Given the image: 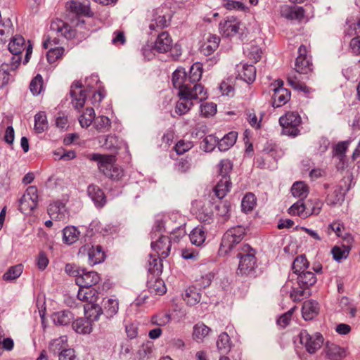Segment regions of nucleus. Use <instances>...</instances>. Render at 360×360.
Masks as SVG:
<instances>
[{
    "label": "nucleus",
    "mask_w": 360,
    "mask_h": 360,
    "mask_svg": "<svg viewBox=\"0 0 360 360\" xmlns=\"http://www.w3.org/2000/svg\"><path fill=\"white\" fill-rule=\"evenodd\" d=\"M179 100L175 106V112L184 115L193 106V101H203L207 98V91L201 84H194L192 89L184 88L178 92Z\"/></svg>",
    "instance_id": "nucleus-1"
},
{
    "label": "nucleus",
    "mask_w": 360,
    "mask_h": 360,
    "mask_svg": "<svg viewBox=\"0 0 360 360\" xmlns=\"http://www.w3.org/2000/svg\"><path fill=\"white\" fill-rule=\"evenodd\" d=\"M51 27L68 39H77L81 40L84 39L88 33L84 21L77 18L72 20L70 24L60 19H55L52 21Z\"/></svg>",
    "instance_id": "nucleus-2"
},
{
    "label": "nucleus",
    "mask_w": 360,
    "mask_h": 360,
    "mask_svg": "<svg viewBox=\"0 0 360 360\" xmlns=\"http://www.w3.org/2000/svg\"><path fill=\"white\" fill-rule=\"evenodd\" d=\"M65 271L75 278V283L79 288H93L101 281V275L97 271L80 269L72 264H66Z\"/></svg>",
    "instance_id": "nucleus-3"
},
{
    "label": "nucleus",
    "mask_w": 360,
    "mask_h": 360,
    "mask_svg": "<svg viewBox=\"0 0 360 360\" xmlns=\"http://www.w3.org/2000/svg\"><path fill=\"white\" fill-rule=\"evenodd\" d=\"M89 158L91 160L98 162L99 170L108 178L113 180H119L123 176L122 169L115 166L116 161L115 155L94 153L89 155Z\"/></svg>",
    "instance_id": "nucleus-4"
},
{
    "label": "nucleus",
    "mask_w": 360,
    "mask_h": 360,
    "mask_svg": "<svg viewBox=\"0 0 360 360\" xmlns=\"http://www.w3.org/2000/svg\"><path fill=\"white\" fill-rule=\"evenodd\" d=\"M245 235V229L241 226H238L229 229L223 236L219 249V255L225 256L238 244Z\"/></svg>",
    "instance_id": "nucleus-5"
},
{
    "label": "nucleus",
    "mask_w": 360,
    "mask_h": 360,
    "mask_svg": "<svg viewBox=\"0 0 360 360\" xmlns=\"http://www.w3.org/2000/svg\"><path fill=\"white\" fill-rule=\"evenodd\" d=\"M255 250L248 244L243 245L238 250L237 257L239 259L238 271L241 274H249L257 266Z\"/></svg>",
    "instance_id": "nucleus-6"
},
{
    "label": "nucleus",
    "mask_w": 360,
    "mask_h": 360,
    "mask_svg": "<svg viewBox=\"0 0 360 360\" xmlns=\"http://www.w3.org/2000/svg\"><path fill=\"white\" fill-rule=\"evenodd\" d=\"M317 281L316 276L311 271L300 273L297 277L299 288H293L290 292V296L295 302L300 301L304 295L306 290H309Z\"/></svg>",
    "instance_id": "nucleus-7"
},
{
    "label": "nucleus",
    "mask_w": 360,
    "mask_h": 360,
    "mask_svg": "<svg viewBox=\"0 0 360 360\" xmlns=\"http://www.w3.org/2000/svg\"><path fill=\"white\" fill-rule=\"evenodd\" d=\"M300 342L309 354H314L320 349L323 344L324 338L321 333L309 334L307 330H302L299 335Z\"/></svg>",
    "instance_id": "nucleus-8"
},
{
    "label": "nucleus",
    "mask_w": 360,
    "mask_h": 360,
    "mask_svg": "<svg viewBox=\"0 0 360 360\" xmlns=\"http://www.w3.org/2000/svg\"><path fill=\"white\" fill-rule=\"evenodd\" d=\"M8 50L11 53L13 54V56H20L23 51H26V55L25 58V63H28L30 60V56L32 53V44L30 41H28L26 43L25 39L21 35L16 34L10 41L8 44Z\"/></svg>",
    "instance_id": "nucleus-9"
},
{
    "label": "nucleus",
    "mask_w": 360,
    "mask_h": 360,
    "mask_svg": "<svg viewBox=\"0 0 360 360\" xmlns=\"http://www.w3.org/2000/svg\"><path fill=\"white\" fill-rule=\"evenodd\" d=\"M302 122L301 117L297 112H287L279 119V123L284 132L290 136H297L299 133L298 127Z\"/></svg>",
    "instance_id": "nucleus-10"
},
{
    "label": "nucleus",
    "mask_w": 360,
    "mask_h": 360,
    "mask_svg": "<svg viewBox=\"0 0 360 360\" xmlns=\"http://www.w3.org/2000/svg\"><path fill=\"white\" fill-rule=\"evenodd\" d=\"M79 253L86 255L89 263L92 265L102 263L106 257L105 252L101 245L91 243H87L82 246L79 248Z\"/></svg>",
    "instance_id": "nucleus-11"
},
{
    "label": "nucleus",
    "mask_w": 360,
    "mask_h": 360,
    "mask_svg": "<svg viewBox=\"0 0 360 360\" xmlns=\"http://www.w3.org/2000/svg\"><path fill=\"white\" fill-rule=\"evenodd\" d=\"M309 47L302 45L298 49V56L295 60V70L300 74H307L312 71L311 56L308 54Z\"/></svg>",
    "instance_id": "nucleus-12"
},
{
    "label": "nucleus",
    "mask_w": 360,
    "mask_h": 360,
    "mask_svg": "<svg viewBox=\"0 0 360 360\" xmlns=\"http://www.w3.org/2000/svg\"><path fill=\"white\" fill-rule=\"evenodd\" d=\"M71 103L75 109L79 110L83 108L86 101V91L84 89L80 81H75L70 89Z\"/></svg>",
    "instance_id": "nucleus-13"
},
{
    "label": "nucleus",
    "mask_w": 360,
    "mask_h": 360,
    "mask_svg": "<svg viewBox=\"0 0 360 360\" xmlns=\"http://www.w3.org/2000/svg\"><path fill=\"white\" fill-rule=\"evenodd\" d=\"M241 22L233 16H229L221 20L219 29L220 34L225 37L235 36L240 30Z\"/></svg>",
    "instance_id": "nucleus-14"
},
{
    "label": "nucleus",
    "mask_w": 360,
    "mask_h": 360,
    "mask_svg": "<svg viewBox=\"0 0 360 360\" xmlns=\"http://www.w3.org/2000/svg\"><path fill=\"white\" fill-rule=\"evenodd\" d=\"M21 58L13 56L10 63H3L0 65V86H4L11 79L10 72L15 71L20 66Z\"/></svg>",
    "instance_id": "nucleus-15"
},
{
    "label": "nucleus",
    "mask_w": 360,
    "mask_h": 360,
    "mask_svg": "<svg viewBox=\"0 0 360 360\" xmlns=\"http://www.w3.org/2000/svg\"><path fill=\"white\" fill-rule=\"evenodd\" d=\"M281 15L290 20L302 22L307 20L305 10L302 6L285 5L281 8Z\"/></svg>",
    "instance_id": "nucleus-16"
},
{
    "label": "nucleus",
    "mask_w": 360,
    "mask_h": 360,
    "mask_svg": "<svg viewBox=\"0 0 360 360\" xmlns=\"http://www.w3.org/2000/svg\"><path fill=\"white\" fill-rule=\"evenodd\" d=\"M172 46L173 40L170 34L167 32L164 31L158 35L153 49L158 53H165L171 51Z\"/></svg>",
    "instance_id": "nucleus-17"
},
{
    "label": "nucleus",
    "mask_w": 360,
    "mask_h": 360,
    "mask_svg": "<svg viewBox=\"0 0 360 360\" xmlns=\"http://www.w3.org/2000/svg\"><path fill=\"white\" fill-rule=\"evenodd\" d=\"M65 7L68 11L77 15L91 17L94 15L89 2L82 3L78 1L71 0L66 3Z\"/></svg>",
    "instance_id": "nucleus-18"
},
{
    "label": "nucleus",
    "mask_w": 360,
    "mask_h": 360,
    "mask_svg": "<svg viewBox=\"0 0 360 360\" xmlns=\"http://www.w3.org/2000/svg\"><path fill=\"white\" fill-rule=\"evenodd\" d=\"M52 46L53 41H51L49 39L46 40L43 44V46L44 47V49H49V51L46 53V58L49 63L56 64L63 58V56L65 53V49L62 46L52 47Z\"/></svg>",
    "instance_id": "nucleus-19"
},
{
    "label": "nucleus",
    "mask_w": 360,
    "mask_h": 360,
    "mask_svg": "<svg viewBox=\"0 0 360 360\" xmlns=\"http://www.w3.org/2000/svg\"><path fill=\"white\" fill-rule=\"evenodd\" d=\"M151 247L160 258H166L170 252L171 241L167 236H162L152 243Z\"/></svg>",
    "instance_id": "nucleus-20"
},
{
    "label": "nucleus",
    "mask_w": 360,
    "mask_h": 360,
    "mask_svg": "<svg viewBox=\"0 0 360 360\" xmlns=\"http://www.w3.org/2000/svg\"><path fill=\"white\" fill-rule=\"evenodd\" d=\"M220 38L215 34H209L202 41L200 50L205 56L212 55L219 47Z\"/></svg>",
    "instance_id": "nucleus-21"
},
{
    "label": "nucleus",
    "mask_w": 360,
    "mask_h": 360,
    "mask_svg": "<svg viewBox=\"0 0 360 360\" xmlns=\"http://www.w3.org/2000/svg\"><path fill=\"white\" fill-rule=\"evenodd\" d=\"M238 76L245 82L252 83L256 78V69L252 65L239 64L236 66Z\"/></svg>",
    "instance_id": "nucleus-22"
},
{
    "label": "nucleus",
    "mask_w": 360,
    "mask_h": 360,
    "mask_svg": "<svg viewBox=\"0 0 360 360\" xmlns=\"http://www.w3.org/2000/svg\"><path fill=\"white\" fill-rule=\"evenodd\" d=\"M326 188V202L327 205L333 206L340 202L343 195L340 186L325 185Z\"/></svg>",
    "instance_id": "nucleus-23"
},
{
    "label": "nucleus",
    "mask_w": 360,
    "mask_h": 360,
    "mask_svg": "<svg viewBox=\"0 0 360 360\" xmlns=\"http://www.w3.org/2000/svg\"><path fill=\"white\" fill-rule=\"evenodd\" d=\"M212 329L203 322H198L193 327L192 338L198 343H202L211 333Z\"/></svg>",
    "instance_id": "nucleus-24"
},
{
    "label": "nucleus",
    "mask_w": 360,
    "mask_h": 360,
    "mask_svg": "<svg viewBox=\"0 0 360 360\" xmlns=\"http://www.w3.org/2000/svg\"><path fill=\"white\" fill-rule=\"evenodd\" d=\"M193 212L196 214L198 219L207 222L211 219L212 215V209L210 207V203L207 205H202L201 202H195L193 203Z\"/></svg>",
    "instance_id": "nucleus-25"
},
{
    "label": "nucleus",
    "mask_w": 360,
    "mask_h": 360,
    "mask_svg": "<svg viewBox=\"0 0 360 360\" xmlns=\"http://www.w3.org/2000/svg\"><path fill=\"white\" fill-rule=\"evenodd\" d=\"M172 81L173 86L179 89V91H181L184 88L191 89L189 86L187 74L184 68H178L174 72Z\"/></svg>",
    "instance_id": "nucleus-26"
},
{
    "label": "nucleus",
    "mask_w": 360,
    "mask_h": 360,
    "mask_svg": "<svg viewBox=\"0 0 360 360\" xmlns=\"http://www.w3.org/2000/svg\"><path fill=\"white\" fill-rule=\"evenodd\" d=\"M77 298L85 302V304L96 303L98 299V292L94 288H79Z\"/></svg>",
    "instance_id": "nucleus-27"
},
{
    "label": "nucleus",
    "mask_w": 360,
    "mask_h": 360,
    "mask_svg": "<svg viewBox=\"0 0 360 360\" xmlns=\"http://www.w3.org/2000/svg\"><path fill=\"white\" fill-rule=\"evenodd\" d=\"M325 352L331 360H342L347 355V351L345 348L330 342L326 343Z\"/></svg>",
    "instance_id": "nucleus-28"
},
{
    "label": "nucleus",
    "mask_w": 360,
    "mask_h": 360,
    "mask_svg": "<svg viewBox=\"0 0 360 360\" xmlns=\"http://www.w3.org/2000/svg\"><path fill=\"white\" fill-rule=\"evenodd\" d=\"M291 97L290 91L286 88H275L273 94V106L278 108L287 103Z\"/></svg>",
    "instance_id": "nucleus-29"
},
{
    "label": "nucleus",
    "mask_w": 360,
    "mask_h": 360,
    "mask_svg": "<svg viewBox=\"0 0 360 360\" xmlns=\"http://www.w3.org/2000/svg\"><path fill=\"white\" fill-rule=\"evenodd\" d=\"M319 307L318 302L314 300H307L304 302L302 313L305 320H311L318 315Z\"/></svg>",
    "instance_id": "nucleus-30"
},
{
    "label": "nucleus",
    "mask_w": 360,
    "mask_h": 360,
    "mask_svg": "<svg viewBox=\"0 0 360 360\" xmlns=\"http://www.w3.org/2000/svg\"><path fill=\"white\" fill-rule=\"evenodd\" d=\"M334 232L336 236L339 238H342L343 240H347V243L353 240L352 236L346 233L345 227L341 222L335 221L330 224L327 228L328 234H331Z\"/></svg>",
    "instance_id": "nucleus-31"
},
{
    "label": "nucleus",
    "mask_w": 360,
    "mask_h": 360,
    "mask_svg": "<svg viewBox=\"0 0 360 360\" xmlns=\"http://www.w3.org/2000/svg\"><path fill=\"white\" fill-rule=\"evenodd\" d=\"M88 193L98 207H102L106 202V198L103 191L95 185L88 187Z\"/></svg>",
    "instance_id": "nucleus-32"
},
{
    "label": "nucleus",
    "mask_w": 360,
    "mask_h": 360,
    "mask_svg": "<svg viewBox=\"0 0 360 360\" xmlns=\"http://www.w3.org/2000/svg\"><path fill=\"white\" fill-rule=\"evenodd\" d=\"M65 212L66 208L65 204L58 201L50 204L48 208V213L50 217L56 220L64 219Z\"/></svg>",
    "instance_id": "nucleus-33"
},
{
    "label": "nucleus",
    "mask_w": 360,
    "mask_h": 360,
    "mask_svg": "<svg viewBox=\"0 0 360 360\" xmlns=\"http://www.w3.org/2000/svg\"><path fill=\"white\" fill-rule=\"evenodd\" d=\"M288 212L291 216H297L304 219L309 217V213L308 212L307 205L302 200H298L291 205L289 207Z\"/></svg>",
    "instance_id": "nucleus-34"
},
{
    "label": "nucleus",
    "mask_w": 360,
    "mask_h": 360,
    "mask_svg": "<svg viewBox=\"0 0 360 360\" xmlns=\"http://www.w3.org/2000/svg\"><path fill=\"white\" fill-rule=\"evenodd\" d=\"M182 298L188 305L194 306L200 302L201 295L197 288L192 285L186 289Z\"/></svg>",
    "instance_id": "nucleus-35"
},
{
    "label": "nucleus",
    "mask_w": 360,
    "mask_h": 360,
    "mask_svg": "<svg viewBox=\"0 0 360 360\" xmlns=\"http://www.w3.org/2000/svg\"><path fill=\"white\" fill-rule=\"evenodd\" d=\"M231 186V182L229 176L221 177L220 181L217 183L214 188L215 195L219 198H224L229 192Z\"/></svg>",
    "instance_id": "nucleus-36"
},
{
    "label": "nucleus",
    "mask_w": 360,
    "mask_h": 360,
    "mask_svg": "<svg viewBox=\"0 0 360 360\" xmlns=\"http://www.w3.org/2000/svg\"><path fill=\"white\" fill-rule=\"evenodd\" d=\"M189 237L193 244L197 246H200L205 241L207 231L202 226H197L191 232Z\"/></svg>",
    "instance_id": "nucleus-37"
},
{
    "label": "nucleus",
    "mask_w": 360,
    "mask_h": 360,
    "mask_svg": "<svg viewBox=\"0 0 360 360\" xmlns=\"http://www.w3.org/2000/svg\"><path fill=\"white\" fill-rule=\"evenodd\" d=\"M256 205L257 198L255 195L251 192L247 193L241 201L242 212L245 214L250 213L255 208Z\"/></svg>",
    "instance_id": "nucleus-38"
},
{
    "label": "nucleus",
    "mask_w": 360,
    "mask_h": 360,
    "mask_svg": "<svg viewBox=\"0 0 360 360\" xmlns=\"http://www.w3.org/2000/svg\"><path fill=\"white\" fill-rule=\"evenodd\" d=\"M238 133L231 131L226 134L218 142V148L221 151H226L232 147L236 142Z\"/></svg>",
    "instance_id": "nucleus-39"
},
{
    "label": "nucleus",
    "mask_w": 360,
    "mask_h": 360,
    "mask_svg": "<svg viewBox=\"0 0 360 360\" xmlns=\"http://www.w3.org/2000/svg\"><path fill=\"white\" fill-rule=\"evenodd\" d=\"M309 192V188L304 181H296L291 187L292 195L295 198H305Z\"/></svg>",
    "instance_id": "nucleus-40"
},
{
    "label": "nucleus",
    "mask_w": 360,
    "mask_h": 360,
    "mask_svg": "<svg viewBox=\"0 0 360 360\" xmlns=\"http://www.w3.org/2000/svg\"><path fill=\"white\" fill-rule=\"evenodd\" d=\"M95 112L92 107H86L79 116L78 120L82 127H88L95 119Z\"/></svg>",
    "instance_id": "nucleus-41"
},
{
    "label": "nucleus",
    "mask_w": 360,
    "mask_h": 360,
    "mask_svg": "<svg viewBox=\"0 0 360 360\" xmlns=\"http://www.w3.org/2000/svg\"><path fill=\"white\" fill-rule=\"evenodd\" d=\"M11 123L12 117L6 116L3 118L1 124H0L1 127H4L7 125L4 136V140L8 144H12L14 140V129L11 125Z\"/></svg>",
    "instance_id": "nucleus-42"
},
{
    "label": "nucleus",
    "mask_w": 360,
    "mask_h": 360,
    "mask_svg": "<svg viewBox=\"0 0 360 360\" xmlns=\"http://www.w3.org/2000/svg\"><path fill=\"white\" fill-rule=\"evenodd\" d=\"M63 240L68 245L75 243L79 236V231L75 226H66L63 231Z\"/></svg>",
    "instance_id": "nucleus-43"
},
{
    "label": "nucleus",
    "mask_w": 360,
    "mask_h": 360,
    "mask_svg": "<svg viewBox=\"0 0 360 360\" xmlns=\"http://www.w3.org/2000/svg\"><path fill=\"white\" fill-rule=\"evenodd\" d=\"M84 312L87 320L94 321L96 320L102 313L101 307L96 303L84 305Z\"/></svg>",
    "instance_id": "nucleus-44"
},
{
    "label": "nucleus",
    "mask_w": 360,
    "mask_h": 360,
    "mask_svg": "<svg viewBox=\"0 0 360 360\" xmlns=\"http://www.w3.org/2000/svg\"><path fill=\"white\" fill-rule=\"evenodd\" d=\"M202 65L200 63H194L190 68L189 74L187 75L189 85L199 82L202 77Z\"/></svg>",
    "instance_id": "nucleus-45"
},
{
    "label": "nucleus",
    "mask_w": 360,
    "mask_h": 360,
    "mask_svg": "<svg viewBox=\"0 0 360 360\" xmlns=\"http://www.w3.org/2000/svg\"><path fill=\"white\" fill-rule=\"evenodd\" d=\"M350 242L347 245H342L341 246L335 245L333 248L331 250V253L333 255V258L340 262L342 259H346L351 250Z\"/></svg>",
    "instance_id": "nucleus-46"
},
{
    "label": "nucleus",
    "mask_w": 360,
    "mask_h": 360,
    "mask_svg": "<svg viewBox=\"0 0 360 360\" xmlns=\"http://www.w3.org/2000/svg\"><path fill=\"white\" fill-rule=\"evenodd\" d=\"M103 309L108 316L115 315L119 309V302L116 298L108 297L103 300Z\"/></svg>",
    "instance_id": "nucleus-47"
},
{
    "label": "nucleus",
    "mask_w": 360,
    "mask_h": 360,
    "mask_svg": "<svg viewBox=\"0 0 360 360\" xmlns=\"http://www.w3.org/2000/svg\"><path fill=\"white\" fill-rule=\"evenodd\" d=\"M171 321V316L167 311H159L151 316L150 323L152 325L160 327L165 326Z\"/></svg>",
    "instance_id": "nucleus-48"
},
{
    "label": "nucleus",
    "mask_w": 360,
    "mask_h": 360,
    "mask_svg": "<svg viewBox=\"0 0 360 360\" xmlns=\"http://www.w3.org/2000/svg\"><path fill=\"white\" fill-rule=\"evenodd\" d=\"M72 326L77 333L89 334L92 330L91 322L87 319H77L73 322Z\"/></svg>",
    "instance_id": "nucleus-49"
},
{
    "label": "nucleus",
    "mask_w": 360,
    "mask_h": 360,
    "mask_svg": "<svg viewBox=\"0 0 360 360\" xmlns=\"http://www.w3.org/2000/svg\"><path fill=\"white\" fill-rule=\"evenodd\" d=\"M72 319V314L66 311H60L52 315L53 322L58 325H68L70 323Z\"/></svg>",
    "instance_id": "nucleus-50"
},
{
    "label": "nucleus",
    "mask_w": 360,
    "mask_h": 360,
    "mask_svg": "<svg viewBox=\"0 0 360 360\" xmlns=\"http://www.w3.org/2000/svg\"><path fill=\"white\" fill-rule=\"evenodd\" d=\"M48 128V122L44 112H38L34 117V130L41 133Z\"/></svg>",
    "instance_id": "nucleus-51"
},
{
    "label": "nucleus",
    "mask_w": 360,
    "mask_h": 360,
    "mask_svg": "<svg viewBox=\"0 0 360 360\" xmlns=\"http://www.w3.org/2000/svg\"><path fill=\"white\" fill-rule=\"evenodd\" d=\"M217 215L222 221H227L231 215L230 202L228 201L220 202L217 206Z\"/></svg>",
    "instance_id": "nucleus-52"
},
{
    "label": "nucleus",
    "mask_w": 360,
    "mask_h": 360,
    "mask_svg": "<svg viewBox=\"0 0 360 360\" xmlns=\"http://www.w3.org/2000/svg\"><path fill=\"white\" fill-rule=\"evenodd\" d=\"M306 205L310 217L312 215H318L321 212L323 202L317 198H311L308 200Z\"/></svg>",
    "instance_id": "nucleus-53"
},
{
    "label": "nucleus",
    "mask_w": 360,
    "mask_h": 360,
    "mask_svg": "<svg viewBox=\"0 0 360 360\" xmlns=\"http://www.w3.org/2000/svg\"><path fill=\"white\" fill-rule=\"evenodd\" d=\"M234 86L235 80L233 78L228 77L221 82L219 89L223 95L232 96L234 94Z\"/></svg>",
    "instance_id": "nucleus-54"
},
{
    "label": "nucleus",
    "mask_w": 360,
    "mask_h": 360,
    "mask_svg": "<svg viewBox=\"0 0 360 360\" xmlns=\"http://www.w3.org/2000/svg\"><path fill=\"white\" fill-rule=\"evenodd\" d=\"M309 262L304 255L297 256L292 264V270L295 274L303 272L309 266Z\"/></svg>",
    "instance_id": "nucleus-55"
},
{
    "label": "nucleus",
    "mask_w": 360,
    "mask_h": 360,
    "mask_svg": "<svg viewBox=\"0 0 360 360\" xmlns=\"http://www.w3.org/2000/svg\"><path fill=\"white\" fill-rule=\"evenodd\" d=\"M22 271L23 266L22 264L13 266L4 274L3 278L6 281L15 280L21 275Z\"/></svg>",
    "instance_id": "nucleus-56"
},
{
    "label": "nucleus",
    "mask_w": 360,
    "mask_h": 360,
    "mask_svg": "<svg viewBox=\"0 0 360 360\" xmlns=\"http://www.w3.org/2000/svg\"><path fill=\"white\" fill-rule=\"evenodd\" d=\"M38 203L28 198V196L24 194L20 200V209L22 212H32L37 208Z\"/></svg>",
    "instance_id": "nucleus-57"
},
{
    "label": "nucleus",
    "mask_w": 360,
    "mask_h": 360,
    "mask_svg": "<svg viewBox=\"0 0 360 360\" xmlns=\"http://www.w3.org/2000/svg\"><path fill=\"white\" fill-rule=\"evenodd\" d=\"M193 147V143L191 141L180 139L175 144L174 149L179 155H182Z\"/></svg>",
    "instance_id": "nucleus-58"
},
{
    "label": "nucleus",
    "mask_w": 360,
    "mask_h": 360,
    "mask_svg": "<svg viewBox=\"0 0 360 360\" xmlns=\"http://www.w3.org/2000/svg\"><path fill=\"white\" fill-rule=\"evenodd\" d=\"M44 82L42 77L37 75L34 77L30 82V89L34 95L39 94L43 90Z\"/></svg>",
    "instance_id": "nucleus-59"
},
{
    "label": "nucleus",
    "mask_w": 360,
    "mask_h": 360,
    "mask_svg": "<svg viewBox=\"0 0 360 360\" xmlns=\"http://www.w3.org/2000/svg\"><path fill=\"white\" fill-rule=\"evenodd\" d=\"M148 264V271L154 275H159L162 271V264L160 260L150 256Z\"/></svg>",
    "instance_id": "nucleus-60"
},
{
    "label": "nucleus",
    "mask_w": 360,
    "mask_h": 360,
    "mask_svg": "<svg viewBox=\"0 0 360 360\" xmlns=\"http://www.w3.org/2000/svg\"><path fill=\"white\" fill-rule=\"evenodd\" d=\"M217 112V105L214 103H205L200 105L201 115L205 117L214 116Z\"/></svg>",
    "instance_id": "nucleus-61"
},
{
    "label": "nucleus",
    "mask_w": 360,
    "mask_h": 360,
    "mask_svg": "<svg viewBox=\"0 0 360 360\" xmlns=\"http://www.w3.org/2000/svg\"><path fill=\"white\" fill-rule=\"evenodd\" d=\"M247 120L249 124L255 129L261 127L262 118L259 117L253 109H248L246 111Z\"/></svg>",
    "instance_id": "nucleus-62"
},
{
    "label": "nucleus",
    "mask_w": 360,
    "mask_h": 360,
    "mask_svg": "<svg viewBox=\"0 0 360 360\" xmlns=\"http://www.w3.org/2000/svg\"><path fill=\"white\" fill-rule=\"evenodd\" d=\"M149 288L151 292L158 295H162L167 291L164 281L158 278L150 285Z\"/></svg>",
    "instance_id": "nucleus-63"
},
{
    "label": "nucleus",
    "mask_w": 360,
    "mask_h": 360,
    "mask_svg": "<svg viewBox=\"0 0 360 360\" xmlns=\"http://www.w3.org/2000/svg\"><path fill=\"white\" fill-rule=\"evenodd\" d=\"M59 360H78L75 351L72 348L62 349L58 354Z\"/></svg>",
    "instance_id": "nucleus-64"
}]
</instances>
